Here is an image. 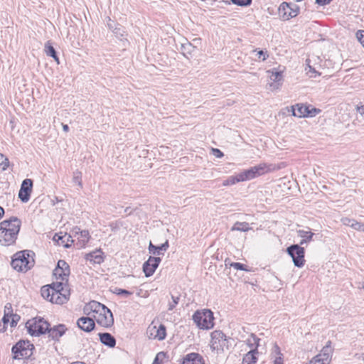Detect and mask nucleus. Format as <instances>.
<instances>
[{
    "instance_id": "obj_8",
    "label": "nucleus",
    "mask_w": 364,
    "mask_h": 364,
    "mask_svg": "<svg viewBox=\"0 0 364 364\" xmlns=\"http://www.w3.org/2000/svg\"><path fill=\"white\" fill-rule=\"evenodd\" d=\"M292 114L297 117H313L321 112V109L311 105L296 104L291 107Z\"/></svg>"
},
{
    "instance_id": "obj_10",
    "label": "nucleus",
    "mask_w": 364,
    "mask_h": 364,
    "mask_svg": "<svg viewBox=\"0 0 364 364\" xmlns=\"http://www.w3.org/2000/svg\"><path fill=\"white\" fill-rule=\"evenodd\" d=\"M146 336L150 339L163 341L166 336V327L163 324L153 321L146 329Z\"/></svg>"
},
{
    "instance_id": "obj_32",
    "label": "nucleus",
    "mask_w": 364,
    "mask_h": 364,
    "mask_svg": "<svg viewBox=\"0 0 364 364\" xmlns=\"http://www.w3.org/2000/svg\"><path fill=\"white\" fill-rule=\"evenodd\" d=\"M341 223L344 225L349 226V227L353 228L354 230H355V227H357L358 221H357L355 219H351L349 218H343L341 219Z\"/></svg>"
},
{
    "instance_id": "obj_17",
    "label": "nucleus",
    "mask_w": 364,
    "mask_h": 364,
    "mask_svg": "<svg viewBox=\"0 0 364 364\" xmlns=\"http://www.w3.org/2000/svg\"><path fill=\"white\" fill-rule=\"evenodd\" d=\"M54 291L51 294V298H49V301L53 304H62L68 301V297L62 296L60 295V290H63V282H53Z\"/></svg>"
},
{
    "instance_id": "obj_15",
    "label": "nucleus",
    "mask_w": 364,
    "mask_h": 364,
    "mask_svg": "<svg viewBox=\"0 0 364 364\" xmlns=\"http://www.w3.org/2000/svg\"><path fill=\"white\" fill-rule=\"evenodd\" d=\"M73 239L76 242L77 248H82L90 240V234L87 230H81L79 228L75 227L71 231Z\"/></svg>"
},
{
    "instance_id": "obj_51",
    "label": "nucleus",
    "mask_w": 364,
    "mask_h": 364,
    "mask_svg": "<svg viewBox=\"0 0 364 364\" xmlns=\"http://www.w3.org/2000/svg\"><path fill=\"white\" fill-rule=\"evenodd\" d=\"M259 346H260V338H258V341H255V345H254L252 350H255V349L258 350V348Z\"/></svg>"
},
{
    "instance_id": "obj_20",
    "label": "nucleus",
    "mask_w": 364,
    "mask_h": 364,
    "mask_svg": "<svg viewBox=\"0 0 364 364\" xmlns=\"http://www.w3.org/2000/svg\"><path fill=\"white\" fill-rule=\"evenodd\" d=\"M77 326L85 332H90L95 328L94 318L89 316L88 317H81L77 321Z\"/></svg>"
},
{
    "instance_id": "obj_56",
    "label": "nucleus",
    "mask_w": 364,
    "mask_h": 364,
    "mask_svg": "<svg viewBox=\"0 0 364 364\" xmlns=\"http://www.w3.org/2000/svg\"><path fill=\"white\" fill-rule=\"evenodd\" d=\"M3 321H4V323H6V322H8V321H9V319H8V318H6V316H4V318H3Z\"/></svg>"
},
{
    "instance_id": "obj_49",
    "label": "nucleus",
    "mask_w": 364,
    "mask_h": 364,
    "mask_svg": "<svg viewBox=\"0 0 364 364\" xmlns=\"http://www.w3.org/2000/svg\"><path fill=\"white\" fill-rule=\"evenodd\" d=\"M331 1L332 0H316V2L319 5L324 6L330 4Z\"/></svg>"
},
{
    "instance_id": "obj_28",
    "label": "nucleus",
    "mask_w": 364,
    "mask_h": 364,
    "mask_svg": "<svg viewBox=\"0 0 364 364\" xmlns=\"http://www.w3.org/2000/svg\"><path fill=\"white\" fill-rule=\"evenodd\" d=\"M100 336V341L109 346V347H114L116 344V341H115V338L109 333H100L99 334Z\"/></svg>"
},
{
    "instance_id": "obj_4",
    "label": "nucleus",
    "mask_w": 364,
    "mask_h": 364,
    "mask_svg": "<svg viewBox=\"0 0 364 364\" xmlns=\"http://www.w3.org/2000/svg\"><path fill=\"white\" fill-rule=\"evenodd\" d=\"M33 252L21 251L16 253L11 261V266L18 272H26L34 265Z\"/></svg>"
},
{
    "instance_id": "obj_9",
    "label": "nucleus",
    "mask_w": 364,
    "mask_h": 364,
    "mask_svg": "<svg viewBox=\"0 0 364 364\" xmlns=\"http://www.w3.org/2000/svg\"><path fill=\"white\" fill-rule=\"evenodd\" d=\"M287 253L292 258L294 264L297 267H302L305 264L304 248L301 247L299 245H292L287 247Z\"/></svg>"
},
{
    "instance_id": "obj_21",
    "label": "nucleus",
    "mask_w": 364,
    "mask_h": 364,
    "mask_svg": "<svg viewBox=\"0 0 364 364\" xmlns=\"http://www.w3.org/2000/svg\"><path fill=\"white\" fill-rule=\"evenodd\" d=\"M180 364H204L203 359L198 353H191L186 355Z\"/></svg>"
},
{
    "instance_id": "obj_16",
    "label": "nucleus",
    "mask_w": 364,
    "mask_h": 364,
    "mask_svg": "<svg viewBox=\"0 0 364 364\" xmlns=\"http://www.w3.org/2000/svg\"><path fill=\"white\" fill-rule=\"evenodd\" d=\"M279 13L284 20H288L290 18L295 17L299 14V8L297 6L294 5L291 6L289 4L283 2L279 8Z\"/></svg>"
},
{
    "instance_id": "obj_40",
    "label": "nucleus",
    "mask_w": 364,
    "mask_h": 364,
    "mask_svg": "<svg viewBox=\"0 0 364 364\" xmlns=\"http://www.w3.org/2000/svg\"><path fill=\"white\" fill-rule=\"evenodd\" d=\"M232 2L238 6H247L251 4L252 0H231Z\"/></svg>"
},
{
    "instance_id": "obj_3",
    "label": "nucleus",
    "mask_w": 364,
    "mask_h": 364,
    "mask_svg": "<svg viewBox=\"0 0 364 364\" xmlns=\"http://www.w3.org/2000/svg\"><path fill=\"white\" fill-rule=\"evenodd\" d=\"M88 309L90 311L87 313V315L92 316L99 325L108 328L114 323V318L111 311L104 304L92 301L87 305L86 310Z\"/></svg>"
},
{
    "instance_id": "obj_6",
    "label": "nucleus",
    "mask_w": 364,
    "mask_h": 364,
    "mask_svg": "<svg viewBox=\"0 0 364 364\" xmlns=\"http://www.w3.org/2000/svg\"><path fill=\"white\" fill-rule=\"evenodd\" d=\"M49 326V323L43 318L37 317L28 320L26 323L28 332L35 336L46 333Z\"/></svg>"
},
{
    "instance_id": "obj_1",
    "label": "nucleus",
    "mask_w": 364,
    "mask_h": 364,
    "mask_svg": "<svg viewBox=\"0 0 364 364\" xmlns=\"http://www.w3.org/2000/svg\"><path fill=\"white\" fill-rule=\"evenodd\" d=\"M22 223L16 216L10 217L0 223V245L9 246L14 245L21 230Z\"/></svg>"
},
{
    "instance_id": "obj_11",
    "label": "nucleus",
    "mask_w": 364,
    "mask_h": 364,
    "mask_svg": "<svg viewBox=\"0 0 364 364\" xmlns=\"http://www.w3.org/2000/svg\"><path fill=\"white\" fill-rule=\"evenodd\" d=\"M69 274V265L64 260H59L57 267L53 270L55 282H63L64 285L67 284Z\"/></svg>"
},
{
    "instance_id": "obj_29",
    "label": "nucleus",
    "mask_w": 364,
    "mask_h": 364,
    "mask_svg": "<svg viewBox=\"0 0 364 364\" xmlns=\"http://www.w3.org/2000/svg\"><path fill=\"white\" fill-rule=\"evenodd\" d=\"M44 51L47 55L52 57L58 64H60L55 50L49 41L45 44Z\"/></svg>"
},
{
    "instance_id": "obj_7",
    "label": "nucleus",
    "mask_w": 364,
    "mask_h": 364,
    "mask_svg": "<svg viewBox=\"0 0 364 364\" xmlns=\"http://www.w3.org/2000/svg\"><path fill=\"white\" fill-rule=\"evenodd\" d=\"M33 346L28 341H20L12 347L14 359H26L33 354Z\"/></svg>"
},
{
    "instance_id": "obj_12",
    "label": "nucleus",
    "mask_w": 364,
    "mask_h": 364,
    "mask_svg": "<svg viewBox=\"0 0 364 364\" xmlns=\"http://www.w3.org/2000/svg\"><path fill=\"white\" fill-rule=\"evenodd\" d=\"M331 354L332 348L331 342L328 341L321 352L310 361L309 364H329L331 359Z\"/></svg>"
},
{
    "instance_id": "obj_24",
    "label": "nucleus",
    "mask_w": 364,
    "mask_h": 364,
    "mask_svg": "<svg viewBox=\"0 0 364 364\" xmlns=\"http://www.w3.org/2000/svg\"><path fill=\"white\" fill-rule=\"evenodd\" d=\"M258 355L257 349L250 350L243 356L242 364H256L258 361Z\"/></svg>"
},
{
    "instance_id": "obj_31",
    "label": "nucleus",
    "mask_w": 364,
    "mask_h": 364,
    "mask_svg": "<svg viewBox=\"0 0 364 364\" xmlns=\"http://www.w3.org/2000/svg\"><path fill=\"white\" fill-rule=\"evenodd\" d=\"M54 291V285L44 286L41 288V292L42 296L46 300L49 301V298H51V294Z\"/></svg>"
},
{
    "instance_id": "obj_2",
    "label": "nucleus",
    "mask_w": 364,
    "mask_h": 364,
    "mask_svg": "<svg viewBox=\"0 0 364 364\" xmlns=\"http://www.w3.org/2000/svg\"><path fill=\"white\" fill-rule=\"evenodd\" d=\"M274 169V167L271 164H267L264 163L259 164L249 169L243 171L236 176H230L223 182V185L224 186H228L239 182L250 181Z\"/></svg>"
},
{
    "instance_id": "obj_5",
    "label": "nucleus",
    "mask_w": 364,
    "mask_h": 364,
    "mask_svg": "<svg viewBox=\"0 0 364 364\" xmlns=\"http://www.w3.org/2000/svg\"><path fill=\"white\" fill-rule=\"evenodd\" d=\"M193 320L200 329H210L214 326L213 312L208 309L196 311L193 315Z\"/></svg>"
},
{
    "instance_id": "obj_39",
    "label": "nucleus",
    "mask_w": 364,
    "mask_h": 364,
    "mask_svg": "<svg viewBox=\"0 0 364 364\" xmlns=\"http://www.w3.org/2000/svg\"><path fill=\"white\" fill-rule=\"evenodd\" d=\"M171 299H172V301L169 302V304H168V309L169 311H172L176 307V306L178 304V301L180 299L179 296H172Z\"/></svg>"
},
{
    "instance_id": "obj_44",
    "label": "nucleus",
    "mask_w": 364,
    "mask_h": 364,
    "mask_svg": "<svg viewBox=\"0 0 364 364\" xmlns=\"http://www.w3.org/2000/svg\"><path fill=\"white\" fill-rule=\"evenodd\" d=\"M212 152L217 158H221L223 156V153L218 149H212Z\"/></svg>"
},
{
    "instance_id": "obj_46",
    "label": "nucleus",
    "mask_w": 364,
    "mask_h": 364,
    "mask_svg": "<svg viewBox=\"0 0 364 364\" xmlns=\"http://www.w3.org/2000/svg\"><path fill=\"white\" fill-rule=\"evenodd\" d=\"M67 284L65 285H63V290H60V296H65V297H69V292H68V290L66 287Z\"/></svg>"
},
{
    "instance_id": "obj_45",
    "label": "nucleus",
    "mask_w": 364,
    "mask_h": 364,
    "mask_svg": "<svg viewBox=\"0 0 364 364\" xmlns=\"http://www.w3.org/2000/svg\"><path fill=\"white\" fill-rule=\"evenodd\" d=\"M149 251L150 253L153 255H156L157 252V246L154 245L151 242H149Z\"/></svg>"
},
{
    "instance_id": "obj_47",
    "label": "nucleus",
    "mask_w": 364,
    "mask_h": 364,
    "mask_svg": "<svg viewBox=\"0 0 364 364\" xmlns=\"http://www.w3.org/2000/svg\"><path fill=\"white\" fill-rule=\"evenodd\" d=\"M357 112L364 117V104L361 105H358L356 107Z\"/></svg>"
},
{
    "instance_id": "obj_53",
    "label": "nucleus",
    "mask_w": 364,
    "mask_h": 364,
    "mask_svg": "<svg viewBox=\"0 0 364 364\" xmlns=\"http://www.w3.org/2000/svg\"><path fill=\"white\" fill-rule=\"evenodd\" d=\"M4 210L2 207L0 206V219L4 216Z\"/></svg>"
},
{
    "instance_id": "obj_54",
    "label": "nucleus",
    "mask_w": 364,
    "mask_h": 364,
    "mask_svg": "<svg viewBox=\"0 0 364 364\" xmlns=\"http://www.w3.org/2000/svg\"><path fill=\"white\" fill-rule=\"evenodd\" d=\"M183 47L184 48H194V47H193V46H192V45H191V43H188V44H186V45H183Z\"/></svg>"
},
{
    "instance_id": "obj_52",
    "label": "nucleus",
    "mask_w": 364,
    "mask_h": 364,
    "mask_svg": "<svg viewBox=\"0 0 364 364\" xmlns=\"http://www.w3.org/2000/svg\"><path fill=\"white\" fill-rule=\"evenodd\" d=\"M63 129L64 132H68L69 131V127L67 124H63Z\"/></svg>"
},
{
    "instance_id": "obj_26",
    "label": "nucleus",
    "mask_w": 364,
    "mask_h": 364,
    "mask_svg": "<svg viewBox=\"0 0 364 364\" xmlns=\"http://www.w3.org/2000/svg\"><path fill=\"white\" fill-rule=\"evenodd\" d=\"M271 356L273 364H284L283 354L277 344L272 348Z\"/></svg>"
},
{
    "instance_id": "obj_42",
    "label": "nucleus",
    "mask_w": 364,
    "mask_h": 364,
    "mask_svg": "<svg viewBox=\"0 0 364 364\" xmlns=\"http://www.w3.org/2000/svg\"><path fill=\"white\" fill-rule=\"evenodd\" d=\"M117 294H123L125 296H130L132 294V292L131 291H129L127 290H125V289H119V288H117L115 289V291H114Z\"/></svg>"
},
{
    "instance_id": "obj_43",
    "label": "nucleus",
    "mask_w": 364,
    "mask_h": 364,
    "mask_svg": "<svg viewBox=\"0 0 364 364\" xmlns=\"http://www.w3.org/2000/svg\"><path fill=\"white\" fill-rule=\"evenodd\" d=\"M231 267H234L235 269L245 270L247 271L245 266L239 262H233L230 264Z\"/></svg>"
},
{
    "instance_id": "obj_18",
    "label": "nucleus",
    "mask_w": 364,
    "mask_h": 364,
    "mask_svg": "<svg viewBox=\"0 0 364 364\" xmlns=\"http://www.w3.org/2000/svg\"><path fill=\"white\" fill-rule=\"evenodd\" d=\"M33 181L31 179L26 178L22 182L18 192V198L23 203L28 202L30 195L32 192Z\"/></svg>"
},
{
    "instance_id": "obj_23",
    "label": "nucleus",
    "mask_w": 364,
    "mask_h": 364,
    "mask_svg": "<svg viewBox=\"0 0 364 364\" xmlns=\"http://www.w3.org/2000/svg\"><path fill=\"white\" fill-rule=\"evenodd\" d=\"M53 240L56 241L59 245H63L65 247H69L71 245V243L75 242V240L73 239V236L67 234L63 235L55 234L53 237Z\"/></svg>"
},
{
    "instance_id": "obj_37",
    "label": "nucleus",
    "mask_w": 364,
    "mask_h": 364,
    "mask_svg": "<svg viewBox=\"0 0 364 364\" xmlns=\"http://www.w3.org/2000/svg\"><path fill=\"white\" fill-rule=\"evenodd\" d=\"M168 247H169V245H168V240H166L161 245L157 246L156 255H164V253L161 252L162 251L166 252L168 250Z\"/></svg>"
},
{
    "instance_id": "obj_33",
    "label": "nucleus",
    "mask_w": 364,
    "mask_h": 364,
    "mask_svg": "<svg viewBox=\"0 0 364 364\" xmlns=\"http://www.w3.org/2000/svg\"><path fill=\"white\" fill-rule=\"evenodd\" d=\"M254 52L256 53V58H255L256 60L264 61L269 57V54L267 50L264 51L262 50H255Z\"/></svg>"
},
{
    "instance_id": "obj_36",
    "label": "nucleus",
    "mask_w": 364,
    "mask_h": 364,
    "mask_svg": "<svg viewBox=\"0 0 364 364\" xmlns=\"http://www.w3.org/2000/svg\"><path fill=\"white\" fill-rule=\"evenodd\" d=\"M306 74L310 77H316L318 75H320V73L318 72H317L315 68H314L312 66H311L310 65H307V67L306 68Z\"/></svg>"
},
{
    "instance_id": "obj_13",
    "label": "nucleus",
    "mask_w": 364,
    "mask_h": 364,
    "mask_svg": "<svg viewBox=\"0 0 364 364\" xmlns=\"http://www.w3.org/2000/svg\"><path fill=\"white\" fill-rule=\"evenodd\" d=\"M210 348L213 350L223 351L226 345V336L221 331H214L211 333Z\"/></svg>"
},
{
    "instance_id": "obj_38",
    "label": "nucleus",
    "mask_w": 364,
    "mask_h": 364,
    "mask_svg": "<svg viewBox=\"0 0 364 364\" xmlns=\"http://www.w3.org/2000/svg\"><path fill=\"white\" fill-rule=\"evenodd\" d=\"M9 166V160L2 154L0 153V166L5 170Z\"/></svg>"
},
{
    "instance_id": "obj_50",
    "label": "nucleus",
    "mask_w": 364,
    "mask_h": 364,
    "mask_svg": "<svg viewBox=\"0 0 364 364\" xmlns=\"http://www.w3.org/2000/svg\"><path fill=\"white\" fill-rule=\"evenodd\" d=\"M164 354L163 353H158V354H157V355H156V357L155 358V359H154V362H153V363H152V364H161V363L159 362V356H161V355L164 356Z\"/></svg>"
},
{
    "instance_id": "obj_27",
    "label": "nucleus",
    "mask_w": 364,
    "mask_h": 364,
    "mask_svg": "<svg viewBox=\"0 0 364 364\" xmlns=\"http://www.w3.org/2000/svg\"><path fill=\"white\" fill-rule=\"evenodd\" d=\"M297 234L300 237L302 238L299 243L300 246L311 241L313 239V236L314 235V234L312 232L304 230H299L297 231Z\"/></svg>"
},
{
    "instance_id": "obj_19",
    "label": "nucleus",
    "mask_w": 364,
    "mask_h": 364,
    "mask_svg": "<svg viewBox=\"0 0 364 364\" xmlns=\"http://www.w3.org/2000/svg\"><path fill=\"white\" fill-rule=\"evenodd\" d=\"M161 261L160 257L150 256L148 260L144 263L143 271L146 277L153 275Z\"/></svg>"
},
{
    "instance_id": "obj_48",
    "label": "nucleus",
    "mask_w": 364,
    "mask_h": 364,
    "mask_svg": "<svg viewBox=\"0 0 364 364\" xmlns=\"http://www.w3.org/2000/svg\"><path fill=\"white\" fill-rule=\"evenodd\" d=\"M355 230L364 232V223L358 222L357 227H355Z\"/></svg>"
},
{
    "instance_id": "obj_25",
    "label": "nucleus",
    "mask_w": 364,
    "mask_h": 364,
    "mask_svg": "<svg viewBox=\"0 0 364 364\" xmlns=\"http://www.w3.org/2000/svg\"><path fill=\"white\" fill-rule=\"evenodd\" d=\"M85 259L87 261H90L95 264H101L104 260L103 252L100 250H97L89 254H87L85 256Z\"/></svg>"
},
{
    "instance_id": "obj_14",
    "label": "nucleus",
    "mask_w": 364,
    "mask_h": 364,
    "mask_svg": "<svg viewBox=\"0 0 364 364\" xmlns=\"http://www.w3.org/2000/svg\"><path fill=\"white\" fill-rule=\"evenodd\" d=\"M267 73L269 74L268 77L271 81L268 84L270 90L275 91L280 89L283 81L282 71L273 68L272 70H267Z\"/></svg>"
},
{
    "instance_id": "obj_34",
    "label": "nucleus",
    "mask_w": 364,
    "mask_h": 364,
    "mask_svg": "<svg viewBox=\"0 0 364 364\" xmlns=\"http://www.w3.org/2000/svg\"><path fill=\"white\" fill-rule=\"evenodd\" d=\"M81 177H82V173L80 171L77 170L73 172V183L77 184L80 188L82 187Z\"/></svg>"
},
{
    "instance_id": "obj_22",
    "label": "nucleus",
    "mask_w": 364,
    "mask_h": 364,
    "mask_svg": "<svg viewBox=\"0 0 364 364\" xmlns=\"http://www.w3.org/2000/svg\"><path fill=\"white\" fill-rule=\"evenodd\" d=\"M67 328L65 325L60 324L55 326L54 327L49 328L47 331L49 337L53 340H58L66 331Z\"/></svg>"
},
{
    "instance_id": "obj_35",
    "label": "nucleus",
    "mask_w": 364,
    "mask_h": 364,
    "mask_svg": "<svg viewBox=\"0 0 364 364\" xmlns=\"http://www.w3.org/2000/svg\"><path fill=\"white\" fill-rule=\"evenodd\" d=\"M255 341H258V337L255 334L251 333L246 340V343L250 349H253L254 345H255Z\"/></svg>"
},
{
    "instance_id": "obj_30",
    "label": "nucleus",
    "mask_w": 364,
    "mask_h": 364,
    "mask_svg": "<svg viewBox=\"0 0 364 364\" xmlns=\"http://www.w3.org/2000/svg\"><path fill=\"white\" fill-rule=\"evenodd\" d=\"M252 228L250 224L246 222H236L234 225L231 228L232 231H241L247 232L251 230Z\"/></svg>"
},
{
    "instance_id": "obj_55",
    "label": "nucleus",
    "mask_w": 364,
    "mask_h": 364,
    "mask_svg": "<svg viewBox=\"0 0 364 364\" xmlns=\"http://www.w3.org/2000/svg\"><path fill=\"white\" fill-rule=\"evenodd\" d=\"M355 355L358 356V359H361L363 361H364V355L363 354H361V355L356 354Z\"/></svg>"
},
{
    "instance_id": "obj_41",
    "label": "nucleus",
    "mask_w": 364,
    "mask_h": 364,
    "mask_svg": "<svg viewBox=\"0 0 364 364\" xmlns=\"http://www.w3.org/2000/svg\"><path fill=\"white\" fill-rule=\"evenodd\" d=\"M356 37L358 40L360 41V43L363 45L364 47V31L360 30L356 33Z\"/></svg>"
}]
</instances>
